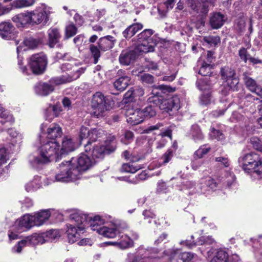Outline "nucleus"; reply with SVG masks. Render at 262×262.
<instances>
[{"label": "nucleus", "instance_id": "1", "mask_svg": "<svg viewBox=\"0 0 262 262\" xmlns=\"http://www.w3.org/2000/svg\"><path fill=\"white\" fill-rule=\"evenodd\" d=\"M90 155L81 154L77 159L72 158L70 161L63 162L57 168L55 176V181L69 182L81 178L83 172L89 169L93 162Z\"/></svg>", "mask_w": 262, "mask_h": 262}, {"label": "nucleus", "instance_id": "2", "mask_svg": "<svg viewBox=\"0 0 262 262\" xmlns=\"http://www.w3.org/2000/svg\"><path fill=\"white\" fill-rule=\"evenodd\" d=\"M143 95L144 91L141 88L128 91L125 94L123 99L124 103L126 104L124 106L125 115L127 122L133 125L138 124L144 120L141 109L133 102L135 97L142 96Z\"/></svg>", "mask_w": 262, "mask_h": 262}, {"label": "nucleus", "instance_id": "3", "mask_svg": "<svg viewBox=\"0 0 262 262\" xmlns=\"http://www.w3.org/2000/svg\"><path fill=\"white\" fill-rule=\"evenodd\" d=\"M59 145L56 141H49L43 144L38 149L37 156L30 155L29 161L32 166L48 163L53 160H57L61 156Z\"/></svg>", "mask_w": 262, "mask_h": 262}, {"label": "nucleus", "instance_id": "4", "mask_svg": "<svg viewBox=\"0 0 262 262\" xmlns=\"http://www.w3.org/2000/svg\"><path fill=\"white\" fill-rule=\"evenodd\" d=\"M71 217L75 224L67 225V233L69 243H74L80 238L81 234L84 232L86 221L85 216L78 213L73 214Z\"/></svg>", "mask_w": 262, "mask_h": 262}, {"label": "nucleus", "instance_id": "5", "mask_svg": "<svg viewBox=\"0 0 262 262\" xmlns=\"http://www.w3.org/2000/svg\"><path fill=\"white\" fill-rule=\"evenodd\" d=\"M152 95L153 96L148 99L149 102L159 105L161 110L169 112L173 110L177 111L180 108V99L177 96L163 99L161 96L159 95V93L154 91H152Z\"/></svg>", "mask_w": 262, "mask_h": 262}, {"label": "nucleus", "instance_id": "6", "mask_svg": "<svg viewBox=\"0 0 262 262\" xmlns=\"http://www.w3.org/2000/svg\"><path fill=\"white\" fill-rule=\"evenodd\" d=\"M93 115L97 117H101L103 113L112 108L110 100L101 92L94 94L92 100Z\"/></svg>", "mask_w": 262, "mask_h": 262}, {"label": "nucleus", "instance_id": "7", "mask_svg": "<svg viewBox=\"0 0 262 262\" xmlns=\"http://www.w3.org/2000/svg\"><path fill=\"white\" fill-rule=\"evenodd\" d=\"M242 160L245 171L247 172H255L258 174L262 172V162L257 154L254 152L246 154Z\"/></svg>", "mask_w": 262, "mask_h": 262}, {"label": "nucleus", "instance_id": "8", "mask_svg": "<svg viewBox=\"0 0 262 262\" xmlns=\"http://www.w3.org/2000/svg\"><path fill=\"white\" fill-rule=\"evenodd\" d=\"M67 80L62 78H52L48 82H40L35 87V93L40 96H47L54 91V86L66 83Z\"/></svg>", "mask_w": 262, "mask_h": 262}, {"label": "nucleus", "instance_id": "9", "mask_svg": "<svg viewBox=\"0 0 262 262\" xmlns=\"http://www.w3.org/2000/svg\"><path fill=\"white\" fill-rule=\"evenodd\" d=\"M29 64L33 73L41 74L45 71L47 64V57L42 53L34 54L30 57Z\"/></svg>", "mask_w": 262, "mask_h": 262}, {"label": "nucleus", "instance_id": "10", "mask_svg": "<svg viewBox=\"0 0 262 262\" xmlns=\"http://www.w3.org/2000/svg\"><path fill=\"white\" fill-rule=\"evenodd\" d=\"M197 86L202 91L203 94L200 98V103L201 105H207L213 101V97L211 92V84L206 79H200L196 82Z\"/></svg>", "mask_w": 262, "mask_h": 262}, {"label": "nucleus", "instance_id": "11", "mask_svg": "<svg viewBox=\"0 0 262 262\" xmlns=\"http://www.w3.org/2000/svg\"><path fill=\"white\" fill-rule=\"evenodd\" d=\"M91 151L86 152L90 156H92L94 159H102L104 155L109 154L115 150L114 147L110 144L105 143V145L102 143H97L92 145Z\"/></svg>", "mask_w": 262, "mask_h": 262}, {"label": "nucleus", "instance_id": "12", "mask_svg": "<svg viewBox=\"0 0 262 262\" xmlns=\"http://www.w3.org/2000/svg\"><path fill=\"white\" fill-rule=\"evenodd\" d=\"M61 69L63 72H69L68 77H66L64 76L59 77L67 80V82L77 79L85 71L84 68H79L77 66H73L69 62L62 64Z\"/></svg>", "mask_w": 262, "mask_h": 262}, {"label": "nucleus", "instance_id": "13", "mask_svg": "<svg viewBox=\"0 0 262 262\" xmlns=\"http://www.w3.org/2000/svg\"><path fill=\"white\" fill-rule=\"evenodd\" d=\"M18 32L14 27L9 22L4 21L0 24V36L4 39H15Z\"/></svg>", "mask_w": 262, "mask_h": 262}, {"label": "nucleus", "instance_id": "14", "mask_svg": "<svg viewBox=\"0 0 262 262\" xmlns=\"http://www.w3.org/2000/svg\"><path fill=\"white\" fill-rule=\"evenodd\" d=\"M33 226H35V224L32 216L28 214L16 220L14 228L17 229V232H22L30 229Z\"/></svg>", "mask_w": 262, "mask_h": 262}, {"label": "nucleus", "instance_id": "15", "mask_svg": "<svg viewBox=\"0 0 262 262\" xmlns=\"http://www.w3.org/2000/svg\"><path fill=\"white\" fill-rule=\"evenodd\" d=\"M187 5L194 12L202 15H207L209 10V3L204 2H196L187 0Z\"/></svg>", "mask_w": 262, "mask_h": 262}, {"label": "nucleus", "instance_id": "16", "mask_svg": "<svg viewBox=\"0 0 262 262\" xmlns=\"http://www.w3.org/2000/svg\"><path fill=\"white\" fill-rule=\"evenodd\" d=\"M156 45V40H144V41H138L135 50L139 55L143 53H147L154 51Z\"/></svg>", "mask_w": 262, "mask_h": 262}, {"label": "nucleus", "instance_id": "17", "mask_svg": "<svg viewBox=\"0 0 262 262\" xmlns=\"http://www.w3.org/2000/svg\"><path fill=\"white\" fill-rule=\"evenodd\" d=\"M13 21L18 28L25 27L29 24H39L42 17H13Z\"/></svg>", "mask_w": 262, "mask_h": 262}, {"label": "nucleus", "instance_id": "18", "mask_svg": "<svg viewBox=\"0 0 262 262\" xmlns=\"http://www.w3.org/2000/svg\"><path fill=\"white\" fill-rule=\"evenodd\" d=\"M137 56L135 50L123 51L119 56V61L122 64L129 65L135 61Z\"/></svg>", "mask_w": 262, "mask_h": 262}, {"label": "nucleus", "instance_id": "19", "mask_svg": "<svg viewBox=\"0 0 262 262\" xmlns=\"http://www.w3.org/2000/svg\"><path fill=\"white\" fill-rule=\"evenodd\" d=\"M40 43V40L33 37H29L24 39L23 42L24 46L21 45L17 47V52L18 54L23 51H26L27 49H33L38 47Z\"/></svg>", "mask_w": 262, "mask_h": 262}, {"label": "nucleus", "instance_id": "20", "mask_svg": "<svg viewBox=\"0 0 262 262\" xmlns=\"http://www.w3.org/2000/svg\"><path fill=\"white\" fill-rule=\"evenodd\" d=\"M103 134V131L100 128L92 129L90 132L89 139L88 143L84 145L85 151H90L92 149V143L96 141L98 138L100 137Z\"/></svg>", "mask_w": 262, "mask_h": 262}, {"label": "nucleus", "instance_id": "21", "mask_svg": "<svg viewBox=\"0 0 262 262\" xmlns=\"http://www.w3.org/2000/svg\"><path fill=\"white\" fill-rule=\"evenodd\" d=\"M120 238L115 242H108L107 244L117 246L118 248L124 249L131 247L133 246V241L127 235H122Z\"/></svg>", "mask_w": 262, "mask_h": 262}, {"label": "nucleus", "instance_id": "22", "mask_svg": "<svg viewBox=\"0 0 262 262\" xmlns=\"http://www.w3.org/2000/svg\"><path fill=\"white\" fill-rule=\"evenodd\" d=\"M48 45L52 48L59 42L61 35L56 28H51L48 31Z\"/></svg>", "mask_w": 262, "mask_h": 262}, {"label": "nucleus", "instance_id": "23", "mask_svg": "<svg viewBox=\"0 0 262 262\" xmlns=\"http://www.w3.org/2000/svg\"><path fill=\"white\" fill-rule=\"evenodd\" d=\"M32 216L33 220H34L35 226H39L42 225L49 219L50 216V213L48 210H43L35 213L34 215Z\"/></svg>", "mask_w": 262, "mask_h": 262}, {"label": "nucleus", "instance_id": "24", "mask_svg": "<svg viewBox=\"0 0 262 262\" xmlns=\"http://www.w3.org/2000/svg\"><path fill=\"white\" fill-rule=\"evenodd\" d=\"M75 148V144L72 139L66 137L63 139L62 147L59 150L60 156L62 155L73 151Z\"/></svg>", "mask_w": 262, "mask_h": 262}, {"label": "nucleus", "instance_id": "25", "mask_svg": "<svg viewBox=\"0 0 262 262\" xmlns=\"http://www.w3.org/2000/svg\"><path fill=\"white\" fill-rule=\"evenodd\" d=\"M47 134L49 139L56 141V139L60 137L62 133L61 128L59 125L53 124L48 128Z\"/></svg>", "mask_w": 262, "mask_h": 262}, {"label": "nucleus", "instance_id": "26", "mask_svg": "<svg viewBox=\"0 0 262 262\" xmlns=\"http://www.w3.org/2000/svg\"><path fill=\"white\" fill-rule=\"evenodd\" d=\"M115 40L112 36L108 35L101 38L99 42V47L103 51L108 50L112 48L115 44Z\"/></svg>", "mask_w": 262, "mask_h": 262}, {"label": "nucleus", "instance_id": "27", "mask_svg": "<svg viewBox=\"0 0 262 262\" xmlns=\"http://www.w3.org/2000/svg\"><path fill=\"white\" fill-rule=\"evenodd\" d=\"M120 232V228L117 227L115 225H112L111 227L103 226L99 234L106 237L114 238L116 236L117 233Z\"/></svg>", "mask_w": 262, "mask_h": 262}, {"label": "nucleus", "instance_id": "28", "mask_svg": "<svg viewBox=\"0 0 262 262\" xmlns=\"http://www.w3.org/2000/svg\"><path fill=\"white\" fill-rule=\"evenodd\" d=\"M104 220L98 215L91 219L89 222L91 229L93 231H96L98 233L101 232Z\"/></svg>", "mask_w": 262, "mask_h": 262}, {"label": "nucleus", "instance_id": "29", "mask_svg": "<svg viewBox=\"0 0 262 262\" xmlns=\"http://www.w3.org/2000/svg\"><path fill=\"white\" fill-rule=\"evenodd\" d=\"M130 80V77L127 75H123L114 82V85L117 90L122 91L128 85Z\"/></svg>", "mask_w": 262, "mask_h": 262}, {"label": "nucleus", "instance_id": "30", "mask_svg": "<svg viewBox=\"0 0 262 262\" xmlns=\"http://www.w3.org/2000/svg\"><path fill=\"white\" fill-rule=\"evenodd\" d=\"M143 28V25L140 23L134 24L128 27L123 32V36L125 38H130L139 30Z\"/></svg>", "mask_w": 262, "mask_h": 262}, {"label": "nucleus", "instance_id": "31", "mask_svg": "<svg viewBox=\"0 0 262 262\" xmlns=\"http://www.w3.org/2000/svg\"><path fill=\"white\" fill-rule=\"evenodd\" d=\"M226 82L229 89H225V90H222L221 91V94L225 96L227 95L229 89H232L233 90L236 89V86L238 83V79L234 76V77L226 79Z\"/></svg>", "mask_w": 262, "mask_h": 262}, {"label": "nucleus", "instance_id": "32", "mask_svg": "<svg viewBox=\"0 0 262 262\" xmlns=\"http://www.w3.org/2000/svg\"><path fill=\"white\" fill-rule=\"evenodd\" d=\"M40 178L38 176L35 177L33 180L26 184L25 189L28 192L34 191L41 186Z\"/></svg>", "mask_w": 262, "mask_h": 262}, {"label": "nucleus", "instance_id": "33", "mask_svg": "<svg viewBox=\"0 0 262 262\" xmlns=\"http://www.w3.org/2000/svg\"><path fill=\"white\" fill-rule=\"evenodd\" d=\"M28 242V245H35L39 244H43L45 242L43 233L41 234H34L31 236L26 237Z\"/></svg>", "mask_w": 262, "mask_h": 262}, {"label": "nucleus", "instance_id": "34", "mask_svg": "<svg viewBox=\"0 0 262 262\" xmlns=\"http://www.w3.org/2000/svg\"><path fill=\"white\" fill-rule=\"evenodd\" d=\"M228 254L223 250H218L210 262H228Z\"/></svg>", "mask_w": 262, "mask_h": 262}, {"label": "nucleus", "instance_id": "35", "mask_svg": "<svg viewBox=\"0 0 262 262\" xmlns=\"http://www.w3.org/2000/svg\"><path fill=\"white\" fill-rule=\"evenodd\" d=\"M190 134L195 142L202 140L204 138L201 129L197 124L192 125L190 130Z\"/></svg>", "mask_w": 262, "mask_h": 262}, {"label": "nucleus", "instance_id": "36", "mask_svg": "<svg viewBox=\"0 0 262 262\" xmlns=\"http://www.w3.org/2000/svg\"><path fill=\"white\" fill-rule=\"evenodd\" d=\"M36 0H15L12 3V7L21 8L32 6Z\"/></svg>", "mask_w": 262, "mask_h": 262}, {"label": "nucleus", "instance_id": "37", "mask_svg": "<svg viewBox=\"0 0 262 262\" xmlns=\"http://www.w3.org/2000/svg\"><path fill=\"white\" fill-rule=\"evenodd\" d=\"M143 117V119L145 118H150L154 117L156 115V110L155 106L149 105L143 109L141 110Z\"/></svg>", "mask_w": 262, "mask_h": 262}, {"label": "nucleus", "instance_id": "38", "mask_svg": "<svg viewBox=\"0 0 262 262\" xmlns=\"http://www.w3.org/2000/svg\"><path fill=\"white\" fill-rule=\"evenodd\" d=\"M141 167L134 164L133 163H124L122 165L121 171L126 172L135 173Z\"/></svg>", "mask_w": 262, "mask_h": 262}, {"label": "nucleus", "instance_id": "39", "mask_svg": "<svg viewBox=\"0 0 262 262\" xmlns=\"http://www.w3.org/2000/svg\"><path fill=\"white\" fill-rule=\"evenodd\" d=\"M153 34V31L151 29L144 30L138 35V41H144V40H156L153 37H150Z\"/></svg>", "mask_w": 262, "mask_h": 262}, {"label": "nucleus", "instance_id": "40", "mask_svg": "<svg viewBox=\"0 0 262 262\" xmlns=\"http://www.w3.org/2000/svg\"><path fill=\"white\" fill-rule=\"evenodd\" d=\"M212 67L211 64L204 61L200 68L199 73L203 76L209 75L211 73Z\"/></svg>", "mask_w": 262, "mask_h": 262}, {"label": "nucleus", "instance_id": "41", "mask_svg": "<svg viewBox=\"0 0 262 262\" xmlns=\"http://www.w3.org/2000/svg\"><path fill=\"white\" fill-rule=\"evenodd\" d=\"M43 235L44 236V238H47V239H45V241L48 240L52 241L60 237L59 232L56 229H52L47 231L46 232L43 233Z\"/></svg>", "mask_w": 262, "mask_h": 262}, {"label": "nucleus", "instance_id": "42", "mask_svg": "<svg viewBox=\"0 0 262 262\" xmlns=\"http://www.w3.org/2000/svg\"><path fill=\"white\" fill-rule=\"evenodd\" d=\"M62 110L61 106L58 105H54L50 106L47 110V112H53V117L50 116V115H47V118L49 120H51L54 117H58Z\"/></svg>", "mask_w": 262, "mask_h": 262}, {"label": "nucleus", "instance_id": "43", "mask_svg": "<svg viewBox=\"0 0 262 262\" xmlns=\"http://www.w3.org/2000/svg\"><path fill=\"white\" fill-rule=\"evenodd\" d=\"M222 77L226 80L235 76V72L233 70L228 67L222 68L221 71Z\"/></svg>", "mask_w": 262, "mask_h": 262}, {"label": "nucleus", "instance_id": "44", "mask_svg": "<svg viewBox=\"0 0 262 262\" xmlns=\"http://www.w3.org/2000/svg\"><path fill=\"white\" fill-rule=\"evenodd\" d=\"M193 257V254L190 252H183L178 254L177 262H189Z\"/></svg>", "mask_w": 262, "mask_h": 262}, {"label": "nucleus", "instance_id": "45", "mask_svg": "<svg viewBox=\"0 0 262 262\" xmlns=\"http://www.w3.org/2000/svg\"><path fill=\"white\" fill-rule=\"evenodd\" d=\"M77 29L73 24H70L66 28L64 38H69L77 33Z\"/></svg>", "mask_w": 262, "mask_h": 262}, {"label": "nucleus", "instance_id": "46", "mask_svg": "<svg viewBox=\"0 0 262 262\" xmlns=\"http://www.w3.org/2000/svg\"><path fill=\"white\" fill-rule=\"evenodd\" d=\"M223 17H210V24L213 29H218L224 24Z\"/></svg>", "mask_w": 262, "mask_h": 262}, {"label": "nucleus", "instance_id": "47", "mask_svg": "<svg viewBox=\"0 0 262 262\" xmlns=\"http://www.w3.org/2000/svg\"><path fill=\"white\" fill-rule=\"evenodd\" d=\"M0 117L6 120V121H14V118L9 112L5 110L0 104Z\"/></svg>", "mask_w": 262, "mask_h": 262}, {"label": "nucleus", "instance_id": "48", "mask_svg": "<svg viewBox=\"0 0 262 262\" xmlns=\"http://www.w3.org/2000/svg\"><path fill=\"white\" fill-rule=\"evenodd\" d=\"M90 50L94 58V63L96 64L98 62V59L100 56L99 49L97 46L94 45H91L90 46Z\"/></svg>", "mask_w": 262, "mask_h": 262}, {"label": "nucleus", "instance_id": "49", "mask_svg": "<svg viewBox=\"0 0 262 262\" xmlns=\"http://www.w3.org/2000/svg\"><path fill=\"white\" fill-rule=\"evenodd\" d=\"M203 40L211 46H215L220 41L218 36H205L203 37Z\"/></svg>", "mask_w": 262, "mask_h": 262}, {"label": "nucleus", "instance_id": "50", "mask_svg": "<svg viewBox=\"0 0 262 262\" xmlns=\"http://www.w3.org/2000/svg\"><path fill=\"white\" fill-rule=\"evenodd\" d=\"M210 149V147L203 146L195 152L194 156L195 157L200 159L202 158L204 155H206Z\"/></svg>", "mask_w": 262, "mask_h": 262}, {"label": "nucleus", "instance_id": "51", "mask_svg": "<svg viewBox=\"0 0 262 262\" xmlns=\"http://www.w3.org/2000/svg\"><path fill=\"white\" fill-rule=\"evenodd\" d=\"M90 131L88 128L84 126H81L79 135V138L80 141L84 139L89 138Z\"/></svg>", "mask_w": 262, "mask_h": 262}, {"label": "nucleus", "instance_id": "52", "mask_svg": "<svg viewBox=\"0 0 262 262\" xmlns=\"http://www.w3.org/2000/svg\"><path fill=\"white\" fill-rule=\"evenodd\" d=\"M238 55L240 59L246 62L250 57V55L248 53L247 49L245 48H242L238 51Z\"/></svg>", "mask_w": 262, "mask_h": 262}, {"label": "nucleus", "instance_id": "53", "mask_svg": "<svg viewBox=\"0 0 262 262\" xmlns=\"http://www.w3.org/2000/svg\"><path fill=\"white\" fill-rule=\"evenodd\" d=\"M205 183L206 185L211 190L215 189L217 186V183L215 181L210 177L206 178Z\"/></svg>", "mask_w": 262, "mask_h": 262}, {"label": "nucleus", "instance_id": "54", "mask_svg": "<svg viewBox=\"0 0 262 262\" xmlns=\"http://www.w3.org/2000/svg\"><path fill=\"white\" fill-rule=\"evenodd\" d=\"M8 134L12 138L15 139V140L13 141L14 143L19 142L21 139V135H19L16 130L13 128L9 129L8 130Z\"/></svg>", "mask_w": 262, "mask_h": 262}, {"label": "nucleus", "instance_id": "55", "mask_svg": "<svg viewBox=\"0 0 262 262\" xmlns=\"http://www.w3.org/2000/svg\"><path fill=\"white\" fill-rule=\"evenodd\" d=\"M211 137L217 140H222L224 139V135L220 130L212 128L210 134Z\"/></svg>", "mask_w": 262, "mask_h": 262}, {"label": "nucleus", "instance_id": "56", "mask_svg": "<svg viewBox=\"0 0 262 262\" xmlns=\"http://www.w3.org/2000/svg\"><path fill=\"white\" fill-rule=\"evenodd\" d=\"M234 181L235 176L233 173H230L224 180V183L226 184L227 187H230L234 183Z\"/></svg>", "mask_w": 262, "mask_h": 262}, {"label": "nucleus", "instance_id": "57", "mask_svg": "<svg viewBox=\"0 0 262 262\" xmlns=\"http://www.w3.org/2000/svg\"><path fill=\"white\" fill-rule=\"evenodd\" d=\"M214 242L213 239L211 237L201 236L198 241V244L203 245L205 244H211Z\"/></svg>", "mask_w": 262, "mask_h": 262}, {"label": "nucleus", "instance_id": "58", "mask_svg": "<svg viewBox=\"0 0 262 262\" xmlns=\"http://www.w3.org/2000/svg\"><path fill=\"white\" fill-rule=\"evenodd\" d=\"M215 161L220 163L224 167H228L230 165L229 161L227 158L225 157H220L215 158Z\"/></svg>", "mask_w": 262, "mask_h": 262}, {"label": "nucleus", "instance_id": "59", "mask_svg": "<svg viewBox=\"0 0 262 262\" xmlns=\"http://www.w3.org/2000/svg\"><path fill=\"white\" fill-rule=\"evenodd\" d=\"M173 157V151L171 149H168L163 155V163L164 164L169 162Z\"/></svg>", "mask_w": 262, "mask_h": 262}, {"label": "nucleus", "instance_id": "60", "mask_svg": "<svg viewBox=\"0 0 262 262\" xmlns=\"http://www.w3.org/2000/svg\"><path fill=\"white\" fill-rule=\"evenodd\" d=\"M141 80L147 83H151L154 82V77L148 74H144L141 76Z\"/></svg>", "mask_w": 262, "mask_h": 262}, {"label": "nucleus", "instance_id": "61", "mask_svg": "<svg viewBox=\"0 0 262 262\" xmlns=\"http://www.w3.org/2000/svg\"><path fill=\"white\" fill-rule=\"evenodd\" d=\"M17 233H19L17 232V229L14 228V226L13 227V228L12 230L9 231L8 232V236L10 240H14L18 238V235Z\"/></svg>", "mask_w": 262, "mask_h": 262}, {"label": "nucleus", "instance_id": "62", "mask_svg": "<svg viewBox=\"0 0 262 262\" xmlns=\"http://www.w3.org/2000/svg\"><path fill=\"white\" fill-rule=\"evenodd\" d=\"M26 245H28V242L26 238L25 239L18 243L17 245L16 246V251L18 253L20 252L22 250L23 248Z\"/></svg>", "mask_w": 262, "mask_h": 262}, {"label": "nucleus", "instance_id": "63", "mask_svg": "<svg viewBox=\"0 0 262 262\" xmlns=\"http://www.w3.org/2000/svg\"><path fill=\"white\" fill-rule=\"evenodd\" d=\"M41 15L40 16H49L51 14H53L52 9L50 7H45L42 10L39 12Z\"/></svg>", "mask_w": 262, "mask_h": 262}, {"label": "nucleus", "instance_id": "64", "mask_svg": "<svg viewBox=\"0 0 262 262\" xmlns=\"http://www.w3.org/2000/svg\"><path fill=\"white\" fill-rule=\"evenodd\" d=\"M156 88L160 89L164 92H172L175 91V88H171L167 85H160Z\"/></svg>", "mask_w": 262, "mask_h": 262}]
</instances>
